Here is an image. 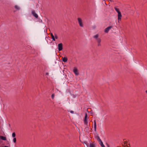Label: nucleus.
Instances as JSON below:
<instances>
[{
    "mask_svg": "<svg viewBox=\"0 0 147 147\" xmlns=\"http://www.w3.org/2000/svg\"><path fill=\"white\" fill-rule=\"evenodd\" d=\"M89 119V118L87 117V114L86 113L84 120V125L87 127L89 126V124L88 121V120Z\"/></svg>",
    "mask_w": 147,
    "mask_h": 147,
    "instance_id": "1",
    "label": "nucleus"
},
{
    "mask_svg": "<svg viewBox=\"0 0 147 147\" xmlns=\"http://www.w3.org/2000/svg\"><path fill=\"white\" fill-rule=\"evenodd\" d=\"M115 9L116 11L118 13V21H120L121 19L122 15L121 12L120 11L118 8L117 7H115Z\"/></svg>",
    "mask_w": 147,
    "mask_h": 147,
    "instance_id": "2",
    "label": "nucleus"
},
{
    "mask_svg": "<svg viewBox=\"0 0 147 147\" xmlns=\"http://www.w3.org/2000/svg\"><path fill=\"white\" fill-rule=\"evenodd\" d=\"M51 35L52 38V39L54 41L55 40V39H57L58 38V36L56 34H55L54 35H53L52 33H51Z\"/></svg>",
    "mask_w": 147,
    "mask_h": 147,
    "instance_id": "3",
    "label": "nucleus"
},
{
    "mask_svg": "<svg viewBox=\"0 0 147 147\" xmlns=\"http://www.w3.org/2000/svg\"><path fill=\"white\" fill-rule=\"evenodd\" d=\"M78 22L80 26L81 27H83L84 25L82 22V20L80 18H78Z\"/></svg>",
    "mask_w": 147,
    "mask_h": 147,
    "instance_id": "4",
    "label": "nucleus"
},
{
    "mask_svg": "<svg viewBox=\"0 0 147 147\" xmlns=\"http://www.w3.org/2000/svg\"><path fill=\"white\" fill-rule=\"evenodd\" d=\"M73 71L76 76H78L79 75L78 70L76 68L74 67L73 70Z\"/></svg>",
    "mask_w": 147,
    "mask_h": 147,
    "instance_id": "5",
    "label": "nucleus"
},
{
    "mask_svg": "<svg viewBox=\"0 0 147 147\" xmlns=\"http://www.w3.org/2000/svg\"><path fill=\"white\" fill-rule=\"evenodd\" d=\"M58 50L60 51L63 49V44L62 43H60L58 45Z\"/></svg>",
    "mask_w": 147,
    "mask_h": 147,
    "instance_id": "6",
    "label": "nucleus"
},
{
    "mask_svg": "<svg viewBox=\"0 0 147 147\" xmlns=\"http://www.w3.org/2000/svg\"><path fill=\"white\" fill-rule=\"evenodd\" d=\"M96 41L98 43V46H101L100 42H101V39L100 38H97V40H96Z\"/></svg>",
    "mask_w": 147,
    "mask_h": 147,
    "instance_id": "7",
    "label": "nucleus"
},
{
    "mask_svg": "<svg viewBox=\"0 0 147 147\" xmlns=\"http://www.w3.org/2000/svg\"><path fill=\"white\" fill-rule=\"evenodd\" d=\"M112 28V27L111 26L108 27L105 29V32L106 33L108 32Z\"/></svg>",
    "mask_w": 147,
    "mask_h": 147,
    "instance_id": "8",
    "label": "nucleus"
},
{
    "mask_svg": "<svg viewBox=\"0 0 147 147\" xmlns=\"http://www.w3.org/2000/svg\"><path fill=\"white\" fill-rule=\"evenodd\" d=\"M32 14L36 18H37L38 17V15L34 11H32Z\"/></svg>",
    "mask_w": 147,
    "mask_h": 147,
    "instance_id": "9",
    "label": "nucleus"
},
{
    "mask_svg": "<svg viewBox=\"0 0 147 147\" xmlns=\"http://www.w3.org/2000/svg\"><path fill=\"white\" fill-rule=\"evenodd\" d=\"M94 130L96 131V124L95 120H94Z\"/></svg>",
    "mask_w": 147,
    "mask_h": 147,
    "instance_id": "10",
    "label": "nucleus"
},
{
    "mask_svg": "<svg viewBox=\"0 0 147 147\" xmlns=\"http://www.w3.org/2000/svg\"><path fill=\"white\" fill-rule=\"evenodd\" d=\"M62 60L63 61L65 62H66L67 61V57H62Z\"/></svg>",
    "mask_w": 147,
    "mask_h": 147,
    "instance_id": "11",
    "label": "nucleus"
},
{
    "mask_svg": "<svg viewBox=\"0 0 147 147\" xmlns=\"http://www.w3.org/2000/svg\"><path fill=\"white\" fill-rule=\"evenodd\" d=\"M98 142L102 147H105V146L103 144V143L102 140L99 142Z\"/></svg>",
    "mask_w": 147,
    "mask_h": 147,
    "instance_id": "12",
    "label": "nucleus"
},
{
    "mask_svg": "<svg viewBox=\"0 0 147 147\" xmlns=\"http://www.w3.org/2000/svg\"><path fill=\"white\" fill-rule=\"evenodd\" d=\"M99 36V35L98 34H96L95 35H94L93 36V38L95 39L96 40L97 39V38H98V37Z\"/></svg>",
    "mask_w": 147,
    "mask_h": 147,
    "instance_id": "13",
    "label": "nucleus"
},
{
    "mask_svg": "<svg viewBox=\"0 0 147 147\" xmlns=\"http://www.w3.org/2000/svg\"><path fill=\"white\" fill-rule=\"evenodd\" d=\"M0 138L3 140H6V137L3 136H0Z\"/></svg>",
    "mask_w": 147,
    "mask_h": 147,
    "instance_id": "14",
    "label": "nucleus"
},
{
    "mask_svg": "<svg viewBox=\"0 0 147 147\" xmlns=\"http://www.w3.org/2000/svg\"><path fill=\"white\" fill-rule=\"evenodd\" d=\"M89 146L90 147H96L95 144L94 143H90Z\"/></svg>",
    "mask_w": 147,
    "mask_h": 147,
    "instance_id": "15",
    "label": "nucleus"
},
{
    "mask_svg": "<svg viewBox=\"0 0 147 147\" xmlns=\"http://www.w3.org/2000/svg\"><path fill=\"white\" fill-rule=\"evenodd\" d=\"M96 138L97 140L99 142V141H100L101 140L100 139V137L98 136H97V137H96Z\"/></svg>",
    "mask_w": 147,
    "mask_h": 147,
    "instance_id": "16",
    "label": "nucleus"
},
{
    "mask_svg": "<svg viewBox=\"0 0 147 147\" xmlns=\"http://www.w3.org/2000/svg\"><path fill=\"white\" fill-rule=\"evenodd\" d=\"M12 137L13 138H15V137L16 136V134H15V133H14V132L12 134Z\"/></svg>",
    "mask_w": 147,
    "mask_h": 147,
    "instance_id": "17",
    "label": "nucleus"
},
{
    "mask_svg": "<svg viewBox=\"0 0 147 147\" xmlns=\"http://www.w3.org/2000/svg\"><path fill=\"white\" fill-rule=\"evenodd\" d=\"M16 138H14L13 139V142L14 143H16Z\"/></svg>",
    "mask_w": 147,
    "mask_h": 147,
    "instance_id": "18",
    "label": "nucleus"
},
{
    "mask_svg": "<svg viewBox=\"0 0 147 147\" xmlns=\"http://www.w3.org/2000/svg\"><path fill=\"white\" fill-rule=\"evenodd\" d=\"M15 7L17 9H19V7L17 5H15Z\"/></svg>",
    "mask_w": 147,
    "mask_h": 147,
    "instance_id": "19",
    "label": "nucleus"
},
{
    "mask_svg": "<svg viewBox=\"0 0 147 147\" xmlns=\"http://www.w3.org/2000/svg\"><path fill=\"white\" fill-rule=\"evenodd\" d=\"M55 97V94H52L51 95V98H52L53 99Z\"/></svg>",
    "mask_w": 147,
    "mask_h": 147,
    "instance_id": "20",
    "label": "nucleus"
},
{
    "mask_svg": "<svg viewBox=\"0 0 147 147\" xmlns=\"http://www.w3.org/2000/svg\"><path fill=\"white\" fill-rule=\"evenodd\" d=\"M70 112L72 114H73L74 113V111H70Z\"/></svg>",
    "mask_w": 147,
    "mask_h": 147,
    "instance_id": "21",
    "label": "nucleus"
},
{
    "mask_svg": "<svg viewBox=\"0 0 147 147\" xmlns=\"http://www.w3.org/2000/svg\"><path fill=\"white\" fill-rule=\"evenodd\" d=\"M146 92L147 93V90L146 91Z\"/></svg>",
    "mask_w": 147,
    "mask_h": 147,
    "instance_id": "22",
    "label": "nucleus"
},
{
    "mask_svg": "<svg viewBox=\"0 0 147 147\" xmlns=\"http://www.w3.org/2000/svg\"><path fill=\"white\" fill-rule=\"evenodd\" d=\"M46 74H48L47 73H46Z\"/></svg>",
    "mask_w": 147,
    "mask_h": 147,
    "instance_id": "23",
    "label": "nucleus"
},
{
    "mask_svg": "<svg viewBox=\"0 0 147 147\" xmlns=\"http://www.w3.org/2000/svg\"><path fill=\"white\" fill-rule=\"evenodd\" d=\"M110 0V1H111V0Z\"/></svg>",
    "mask_w": 147,
    "mask_h": 147,
    "instance_id": "24",
    "label": "nucleus"
}]
</instances>
